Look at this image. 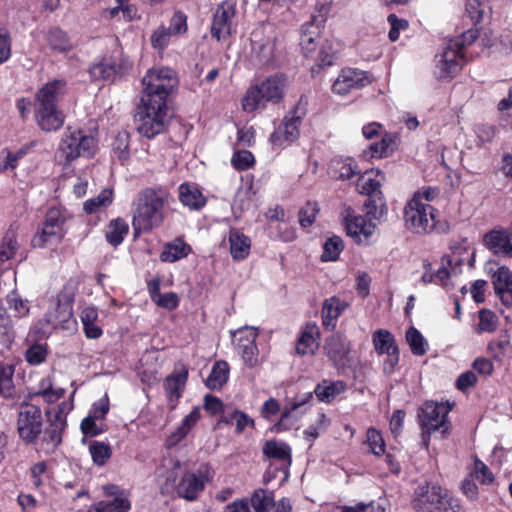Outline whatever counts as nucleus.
<instances>
[{"label":"nucleus","instance_id":"28","mask_svg":"<svg viewBox=\"0 0 512 512\" xmlns=\"http://www.w3.org/2000/svg\"><path fill=\"white\" fill-rule=\"evenodd\" d=\"M384 180L385 176L380 170H371L359 178L358 189L360 193L368 195L369 197H382L380 188Z\"/></svg>","mask_w":512,"mask_h":512},{"label":"nucleus","instance_id":"38","mask_svg":"<svg viewBox=\"0 0 512 512\" xmlns=\"http://www.w3.org/2000/svg\"><path fill=\"white\" fill-rule=\"evenodd\" d=\"M46 40L52 50L60 53L69 52L74 47L67 34L58 28L50 29L47 32Z\"/></svg>","mask_w":512,"mask_h":512},{"label":"nucleus","instance_id":"45","mask_svg":"<svg viewBox=\"0 0 512 512\" xmlns=\"http://www.w3.org/2000/svg\"><path fill=\"white\" fill-rule=\"evenodd\" d=\"M18 248L19 244L15 232L8 230L0 242V263L14 258Z\"/></svg>","mask_w":512,"mask_h":512},{"label":"nucleus","instance_id":"25","mask_svg":"<svg viewBox=\"0 0 512 512\" xmlns=\"http://www.w3.org/2000/svg\"><path fill=\"white\" fill-rule=\"evenodd\" d=\"M463 260L456 254L445 255L441 258V266L436 272V278L444 286H453L454 279L462 273Z\"/></svg>","mask_w":512,"mask_h":512},{"label":"nucleus","instance_id":"12","mask_svg":"<svg viewBox=\"0 0 512 512\" xmlns=\"http://www.w3.org/2000/svg\"><path fill=\"white\" fill-rule=\"evenodd\" d=\"M449 410L450 407L447 404L434 401L425 402L419 415L423 435H430L436 431L444 434L448 429L446 416Z\"/></svg>","mask_w":512,"mask_h":512},{"label":"nucleus","instance_id":"11","mask_svg":"<svg viewBox=\"0 0 512 512\" xmlns=\"http://www.w3.org/2000/svg\"><path fill=\"white\" fill-rule=\"evenodd\" d=\"M17 430L24 442H35L42 432V414L38 406L29 403L20 406Z\"/></svg>","mask_w":512,"mask_h":512},{"label":"nucleus","instance_id":"47","mask_svg":"<svg viewBox=\"0 0 512 512\" xmlns=\"http://www.w3.org/2000/svg\"><path fill=\"white\" fill-rule=\"evenodd\" d=\"M128 231L129 226L124 220H112L106 231V239L111 245L116 247L122 243L124 236L127 235Z\"/></svg>","mask_w":512,"mask_h":512},{"label":"nucleus","instance_id":"32","mask_svg":"<svg viewBox=\"0 0 512 512\" xmlns=\"http://www.w3.org/2000/svg\"><path fill=\"white\" fill-rule=\"evenodd\" d=\"M347 389V384L344 381L337 380H323L314 389V393L319 401L330 403L338 395L344 393Z\"/></svg>","mask_w":512,"mask_h":512},{"label":"nucleus","instance_id":"21","mask_svg":"<svg viewBox=\"0 0 512 512\" xmlns=\"http://www.w3.org/2000/svg\"><path fill=\"white\" fill-rule=\"evenodd\" d=\"M182 466V461L176 456L168 455L162 459L157 469V481L162 493L168 494L174 491Z\"/></svg>","mask_w":512,"mask_h":512},{"label":"nucleus","instance_id":"26","mask_svg":"<svg viewBox=\"0 0 512 512\" xmlns=\"http://www.w3.org/2000/svg\"><path fill=\"white\" fill-rule=\"evenodd\" d=\"M205 483L201 476L193 472H186L183 474L180 482L176 485L174 491L177 495L188 501H193L197 498L198 494L204 489Z\"/></svg>","mask_w":512,"mask_h":512},{"label":"nucleus","instance_id":"46","mask_svg":"<svg viewBox=\"0 0 512 512\" xmlns=\"http://www.w3.org/2000/svg\"><path fill=\"white\" fill-rule=\"evenodd\" d=\"M319 27L312 23H306L302 27L300 45L306 53L313 52L316 47V40L319 38Z\"/></svg>","mask_w":512,"mask_h":512},{"label":"nucleus","instance_id":"37","mask_svg":"<svg viewBox=\"0 0 512 512\" xmlns=\"http://www.w3.org/2000/svg\"><path fill=\"white\" fill-rule=\"evenodd\" d=\"M187 377L188 371L183 367L181 370L166 378L165 390L171 401L177 400L181 396Z\"/></svg>","mask_w":512,"mask_h":512},{"label":"nucleus","instance_id":"51","mask_svg":"<svg viewBox=\"0 0 512 512\" xmlns=\"http://www.w3.org/2000/svg\"><path fill=\"white\" fill-rule=\"evenodd\" d=\"M343 247V241L340 237L333 236L327 239L323 246V253L321 255L322 261L337 260Z\"/></svg>","mask_w":512,"mask_h":512},{"label":"nucleus","instance_id":"2","mask_svg":"<svg viewBox=\"0 0 512 512\" xmlns=\"http://www.w3.org/2000/svg\"><path fill=\"white\" fill-rule=\"evenodd\" d=\"M287 84V78L283 74H275L251 86L242 99L243 110L254 112L264 108L268 102L278 103L283 98Z\"/></svg>","mask_w":512,"mask_h":512},{"label":"nucleus","instance_id":"48","mask_svg":"<svg viewBox=\"0 0 512 512\" xmlns=\"http://www.w3.org/2000/svg\"><path fill=\"white\" fill-rule=\"evenodd\" d=\"M273 501V493L264 489L256 490L248 500L249 506L253 508L252 512H267Z\"/></svg>","mask_w":512,"mask_h":512},{"label":"nucleus","instance_id":"4","mask_svg":"<svg viewBox=\"0 0 512 512\" xmlns=\"http://www.w3.org/2000/svg\"><path fill=\"white\" fill-rule=\"evenodd\" d=\"M143 93L141 99H150L166 103L167 97L178 85L176 72L168 67L149 69L142 79Z\"/></svg>","mask_w":512,"mask_h":512},{"label":"nucleus","instance_id":"34","mask_svg":"<svg viewBox=\"0 0 512 512\" xmlns=\"http://www.w3.org/2000/svg\"><path fill=\"white\" fill-rule=\"evenodd\" d=\"M312 398L309 393L301 398H298L293 403L287 405L281 415V419L277 424V430L287 429L294 421H296L300 414L304 412L301 408Z\"/></svg>","mask_w":512,"mask_h":512},{"label":"nucleus","instance_id":"60","mask_svg":"<svg viewBox=\"0 0 512 512\" xmlns=\"http://www.w3.org/2000/svg\"><path fill=\"white\" fill-rule=\"evenodd\" d=\"M367 442L373 454L380 456L385 453V442L378 430L374 428L368 429Z\"/></svg>","mask_w":512,"mask_h":512},{"label":"nucleus","instance_id":"1","mask_svg":"<svg viewBox=\"0 0 512 512\" xmlns=\"http://www.w3.org/2000/svg\"><path fill=\"white\" fill-rule=\"evenodd\" d=\"M166 197L163 193L146 190L138 198L132 225L136 232H147L159 227L164 220Z\"/></svg>","mask_w":512,"mask_h":512},{"label":"nucleus","instance_id":"33","mask_svg":"<svg viewBox=\"0 0 512 512\" xmlns=\"http://www.w3.org/2000/svg\"><path fill=\"white\" fill-rule=\"evenodd\" d=\"M178 190L179 199L184 206L192 210H199L206 204V198L195 185L183 183Z\"/></svg>","mask_w":512,"mask_h":512},{"label":"nucleus","instance_id":"58","mask_svg":"<svg viewBox=\"0 0 512 512\" xmlns=\"http://www.w3.org/2000/svg\"><path fill=\"white\" fill-rule=\"evenodd\" d=\"M14 369L10 365H0V395L8 397L13 389Z\"/></svg>","mask_w":512,"mask_h":512},{"label":"nucleus","instance_id":"6","mask_svg":"<svg viewBox=\"0 0 512 512\" xmlns=\"http://www.w3.org/2000/svg\"><path fill=\"white\" fill-rule=\"evenodd\" d=\"M136 120L141 135L152 138L160 134L168 121L167 103H158L150 99H141Z\"/></svg>","mask_w":512,"mask_h":512},{"label":"nucleus","instance_id":"43","mask_svg":"<svg viewBox=\"0 0 512 512\" xmlns=\"http://www.w3.org/2000/svg\"><path fill=\"white\" fill-rule=\"evenodd\" d=\"M229 366L225 361H218L214 364L207 380L206 385L210 389L221 388L228 380Z\"/></svg>","mask_w":512,"mask_h":512},{"label":"nucleus","instance_id":"44","mask_svg":"<svg viewBox=\"0 0 512 512\" xmlns=\"http://www.w3.org/2000/svg\"><path fill=\"white\" fill-rule=\"evenodd\" d=\"M63 395L64 390L62 388H54L51 378L46 377L39 382L38 390L30 394L29 397L41 396L46 402L53 403L59 400Z\"/></svg>","mask_w":512,"mask_h":512},{"label":"nucleus","instance_id":"36","mask_svg":"<svg viewBox=\"0 0 512 512\" xmlns=\"http://www.w3.org/2000/svg\"><path fill=\"white\" fill-rule=\"evenodd\" d=\"M347 304L337 297H331L325 300L322 309L323 325L334 328L336 320L344 312Z\"/></svg>","mask_w":512,"mask_h":512},{"label":"nucleus","instance_id":"64","mask_svg":"<svg viewBox=\"0 0 512 512\" xmlns=\"http://www.w3.org/2000/svg\"><path fill=\"white\" fill-rule=\"evenodd\" d=\"M319 212L316 203H307L299 212V223L302 227L306 228L311 226Z\"/></svg>","mask_w":512,"mask_h":512},{"label":"nucleus","instance_id":"30","mask_svg":"<svg viewBox=\"0 0 512 512\" xmlns=\"http://www.w3.org/2000/svg\"><path fill=\"white\" fill-rule=\"evenodd\" d=\"M319 329L315 324H308L303 329L296 345L300 355L314 354L319 347Z\"/></svg>","mask_w":512,"mask_h":512},{"label":"nucleus","instance_id":"59","mask_svg":"<svg viewBox=\"0 0 512 512\" xmlns=\"http://www.w3.org/2000/svg\"><path fill=\"white\" fill-rule=\"evenodd\" d=\"M366 215L371 219L379 220L387 214V206L383 197L369 199L366 204Z\"/></svg>","mask_w":512,"mask_h":512},{"label":"nucleus","instance_id":"50","mask_svg":"<svg viewBox=\"0 0 512 512\" xmlns=\"http://www.w3.org/2000/svg\"><path fill=\"white\" fill-rule=\"evenodd\" d=\"M111 203L112 191L104 189L97 197L85 201L84 210L89 214L96 213L100 209L109 206Z\"/></svg>","mask_w":512,"mask_h":512},{"label":"nucleus","instance_id":"8","mask_svg":"<svg viewBox=\"0 0 512 512\" xmlns=\"http://www.w3.org/2000/svg\"><path fill=\"white\" fill-rule=\"evenodd\" d=\"M65 217L59 209L52 208L46 213L42 227L33 236L34 248H46L59 243L65 236Z\"/></svg>","mask_w":512,"mask_h":512},{"label":"nucleus","instance_id":"9","mask_svg":"<svg viewBox=\"0 0 512 512\" xmlns=\"http://www.w3.org/2000/svg\"><path fill=\"white\" fill-rule=\"evenodd\" d=\"M306 105L307 102L300 99L294 109L284 117L282 123L270 136V142L274 146L281 147L289 145L298 139L301 121L307 111Z\"/></svg>","mask_w":512,"mask_h":512},{"label":"nucleus","instance_id":"19","mask_svg":"<svg viewBox=\"0 0 512 512\" xmlns=\"http://www.w3.org/2000/svg\"><path fill=\"white\" fill-rule=\"evenodd\" d=\"M344 224L347 234L357 243H368L376 232V224L365 217L356 215L351 209L345 210Z\"/></svg>","mask_w":512,"mask_h":512},{"label":"nucleus","instance_id":"39","mask_svg":"<svg viewBox=\"0 0 512 512\" xmlns=\"http://www.w3.org/2000/svg\"><path fill=\"white\" fill-rule=\"evenodd\" d=\"M257 36L258 33L254 32L252 38V51L261 63L268 64L274 57V40L266 39L264 41H258L256 39Z\"/></svg>","mask_w":512,"mask_h":512},{"label":"nucleus","instance_id":"17","mask_svg":"<svg viewBox=\"0 0 512 512\" xmlns=\"http://www.w3.org/2000/svg\"><path fill=\"white\" fill-rule=\"evenodd\" d=\"M375 351L379 355L385 354L387 356L383 364V369L386 374L394 371L398 360L399 353L393 335L385 329H379L374 332L372 337Z\"/></svg>","mask_w":512,"mask_h":512},{"label":"nucleus","instance_id":"42","mask_svg":"<svg viewBox=\"0 0 512 512\" xmlns=\"http://www.w3.org/2000/svg\"><path fill=\"white\" fill-rule=\"evenodd\" d=\"M72 318V308L68 303L57 302L53 311L47 314V322L53 327H64Z\"/></svg>","mask_w":512,"mask_h":512},{"label":"nucleus","instance_id":"20","mask_svg":"<svg viewBox=\"0 0 512 512\" xmlns=\"http://www.w3.org/2000/svg\"><path fill=\"white\" fill-rule=\"evenodd\" d=\"M258 332L254 327H242L233 332L237 341V350L248 367H254L258 363V349L255 340Z\"/></svg>","mask_w":512,"mask_h":512},{"label":"nucleus","instance_id":"23","mask_svg":"<svg viewBox=\"0 0 512 512\" xmlns=\"http://www.w3.org/2000/svg\"><path fill=\"white\" fill-rule=\"evenodd\" d=\"M64 114L57 105L35 104V121L45 132L56 131L64 124Z\"/></svg>","mask_w":512,"mask_h":512},{"label":"nucleus","instance_id":"10","mask_svg":"<svg viewBox=\"0 0 512 512\" xmlns=\"http://www.w3.org/2000/svg\"><path fill=\"white\" fill-rule=\"evenodd\" d=\"M451 499L441 486L426 483L415 491L413 508L417 512H440Z\"/></svg>","mask_w":512,"mask_h":512},{"label":"nucleus","instance_id":"3","mask_svg":"<svg viewBox=\"0 0 512 512\" xmlns=\"http://www.w3.org/2000/svg\"><path fill=\"white\" fill-rule=\"evenodd\" d=\"M97 149L94 136L82 130L67 128L59 143L56 157L64 166L70 165L77 158H90Z\"/></svg>","mask_w":512,"mask_h":512},{"label":"nucleus","instance_id":"56","mask_svg":"<svg viewBox=\"0 0 512 512\" xmlns=\"http://www.w3.org/2000/svg\"><path fill=\"white\" fill-rule=\"evenodd\" d=\"M489 10L488 5L480 0H467L466 2V13L474 23L482 21Z\"/></svg>","mask_w":512,"mask_h":512},{"label":"nucleus","instance_id":"63","mask_svg":"<svg viewBox=\"0 0 512 512\" xmlns=\"http://www.w3.org/2000/svg\"><path fill=\"white\" fill-rule=\"evenodd\" d=\"M47 356L46 347L42 344H34L30 346L26 353L25 358L31 365H39L45 361Z\"/></svg>","mask_w":512,"mask_h":512},{"label":"nucleus","instance_id":"62","mask_svg":"<svg viewBox=\"0 0 512 512\" xmlns=\"http://www.w3.org/2000/svg\"><path fill=\"white\" fill-rule=\"evenodd\" d=\"M231 163L237 170H246L253 165L254 156L250 151L239 150L233 154Z\"/></svg>","mask_w":512,"mask_h":512},{"label":"nucleus","instance_id":"15","mask_svg":"<svg viewBox=\"0 0 512 512\" xmlns=\"http://www.w3.org/2000/svg\"><path fill=\"white\" fill-rule=\"evenodd\" d=\"M465 40H453L444 52L437 56L436 67L440 78H451L462 67L463 55L460 50Z\"/></svg>","mask_w":512,"mask_h":512},{"label":"nucleus","instance_id":"52","mask_svg":"<svg viewBox=\"0 0 512 512\" xmlns=\"http://www.w3.org/2000/svg\"><path fill=\"white\" fill-rule=\"evenodd\" d=\"M89 452L93 462L99 466L104 465L112 455L110 446L98 441L91 443Z\"/></svg>","mask_w":512,"mask_h":512},{"label":"nucleus","instance_id":"49","mask_svg":"<svg viewBox=\"0 0 512 512\" xmlns=\"http://www.w3.org/2000/svg\"><path fill=\"white\" fill-rule=\"evenodd\" d=\"M190 252V248L181 240H176L171 244L165 246L164 251L161 253V259L165 262H175Z\"/></svg>","mask_w":512,"mask_h":512},{"label":"nucleus","instance_id":"53","mask_svg":"<svg viewBox=\"0 0 512 512\" xmlns=\"http://www.w3.org/2000/svg\"><path fill=\"white\" fill-rule=\"evenodd\" d=\"M115 73V66L110 59H103L90 68V74L95 79L109 80Z\"/></svg>","mask_w":512,"mask_h":512},{"label":"nucleus","instance_id":"16","mask_svg":"<svg viewBox=\"0 0 512 512\" xmlns=\"http://www.w3.org/2000/svg\"><path fill=\"white\" fill-rule=\"evenodd\" d=\"M488 274L496 294L505 306L512 305V271L507 266H499L495 262L486 264Z\"/></svg>","mask_w":512,"mask_h":512},{"label":"nucleus","instance_id":"35","mask_svg":"<svg viewBox=\"0 0 512 512\" xmlns=\"http://www.w3.org/2000/svg\"><path fill=\"white\" fill-rule=\"evenodd\" d=\"M230 253L234 260L240 261L248 257L251 248L250 239L244 234L231 230L229 233Z\"/></svg>","mask_w":512,"mask_h":512},{"label":"nucleus","instance_id":"40","mask_svg":"<svg viewBox=\"0 0 512 512\" xmlns=\"http://www.w3.org/2000/svg\"><path fill=\"white\" fill-rule=\"evenodd\" d=\"M263 453L266 457L290 463L291 450L287 444L281 441L269 440L263 445Z\"/></svg>","mask_w":512,"mask_h":512},{"label":"nucleus","instance_id":"31","mask_svg":"<svg viewBox=\"0 0 512 512\" xmlns=\"http://www.w3.org/2000/svg\"><path fill=\"white\" fill-rule=\"evenodd\" d=\"M66 83L62 80H54L46 83L36 94V104L57 105L58 100L64 94Z\"/></svg>","mask_w":512,"mask_h":512},{"label":"nucleus","instance_id":"55","mask_svg":"<svg viewBox=\"0 0 512 512\" xmlns=\"http://www.w3.org/2000/svg\"><path fill=\"white\" fill-rule=\"evenodd\" d=\"M65 408L70 410L65 403H62L60 406L56 408H52L47 411L48 420L50 423V427L63 431L66 427V414Z\"/></svg>","mask_w":512,"mask_h":512},{"label":"nucleus","instance_id":"22","mask_svg":"<svg viewBox=\"0 0 512 512\" xmlns=\"http://www.w3.org/2000/svg\"><path fill=\"white\" fill-rule=\"evenodd\" d=\"M234 18L235 9L232 5H220L213 17L211 26L212 36L218 41L227 39L233 31Z\"/></svg>","mask_w":512,"mask_h":512},{"label":"nucleus","instance_id":"29","mask_svg":"<svg viewBox=\"0 0 512 512\" xmlns=\"http://www.w3.org/2000/svg\"><path fill=\"white\" fill-rule=\"evenodd\" d=\"M200 417V408L196 406L188 415L184 417L181 424L168 435L166 439V445L168 447H173L182 441L190 432V430L196 425Z\"/></svg>","mask_w":512,"mask_h":512},{"label":"nucleus","instance_id":"57","mask_svg":"<svg viewBox=\"0 0 512 512\" xmlns=\"http://www.w3.org/2000/svg\"><path fill=\"white\" fill-rule=\"evenodd\" d=\"M470 477H474L483 485H489L494 481V475L489 467L479 459L474 460L473 470Z\"/></svg>","mask_w":512,"mask_h":512},{"label":"nucleus","instance_id":"18","mask_svg":"<svg viewBox=\"0 0 512 512\" xmlns=\"http://www.w3.org/2000/svg\"><path fill=\"white\" fill-rule=\"evenodd\" d=\"M372 82L371 77L365 71L357 69H343L332 85V91L340 96H345L353 90L360 89Z\"/></svg>","mask_w":512,"mask_h":512},{"label":"nucleus","instance_id":"14","mask_svg":"<svg viewBox=\"0 0 512 512\" xmlns=\"http://www.w3.org/2000/svg\"><path fill=\"white\" fill-rule=\"evenodd\" d=\"M105 499L92 504L88 512H128L131 508L129 495L115 485L104 487Z\"/></svg>","mask_w":512,"mask_h":512},{"label":"nucleus","instance_id":"5","mask_svg":"<svg viewBox=\"0 0 512 512\" xmlns=\"http://www.w3.org/2000/svg\"><path fill=\"white\" fill-rule=\"evenodd\" d=\"M29 306L16 292L9 293L0 307V352L7 349L14 339V319L26 316Z\"/></svg>","mask_w":512,"mask_h":512},{"label":"nucleus","instance_id":"41","mask_svg":"<svg viewBox=\"0 0 512 512\" xmlns=\"http://www.w3.org/2000/svg\"><path fill=\"white\" fill-rule=\"evenodd\" d=\"M488 350L491 356L500 362L512 358V344L507 335L499 337L497 340H493L488 345Z\"/></svg>","mask_w":512,"mask_h":512},{"label":"nucleus","instance_id":"27","mask_svg":"<svg viewBox=\"0 0 512 512\" xmlns=\"http://www.w3.org/2000/svg\"><path fill=\"white\" fill-rule=\"evenodd\" d=\"M483 242L493 254L510 258L507 229L498 228L489 231L484 235Z\"/></svg>","mask_w":512,"mask_h":512},{"label":"nucleus","instance_id":"7","mask_svg":"<svg viewBox=\"0 0 512 512\" xmlns=\"http://www.w3.org/2000/svg\"><path fill=\"white\" fill-rule=\"evenodd\" d=\"M403 222L406 229L414 234H428L436 226V210L428 203L409 199L403 208Z\"/></svg>","mask_w":512,"mask_h":512},{"label":"nucleus","instance_id":"54","mask_svg":"<svg viewBox=\"0 0 512 512\" xmlns=\"http://www.w3.org/2000/svg\"><path fill=\"white\" fill-rule=\"evenodd\" d=\"M406 340L410 349L415 355H423L426 352L427 342L421 333L414 327H411L406 332Z\"/></svg>","mask_w":512,"mask_h":512},{"label":"nucleus","instance_id":"61","mask_svg":"<svg viewBox=\"0 0 512 512\" xmlns=\"http://www.w3.org/2000/svg\"><path fill=\"white\" fill-rule=\"evenodd\" d=\"M497 316L489 310H482L479 313L478 331L491 333L496 330Z\"/></svg>","mask_w":512,"mask_h":512},{"label":"nucleus","instance_id":"24","mask_svg":"<svg viewBox=\"0 0 512 512\" xmlns=\"http://www.w3.org/2000/svg\"><path fill=\"white\" fill-rule=\"evenodd\" d=\"M325 350L329 359L338 367L350 362V343L342 334H334L326 340Z\"/></svg>","mask_w":512,"mask_h":512},{"label":"nucleus","instance_id":"13","mask_svg":"<svg viewBox=\"0 0 512 512\" xmlns=\"http://www.w3.org/2000/svg\"><path fill=\"white\" fill-rule=\"evenodd\" d=\"M186 31V16L181 12H175L168 27L161 25L152 32L150 37L151 46L162 52L171 43L172 38L183 35Z\"/></svg>","mask_w":512,"mask_h":512}]
</instances>
